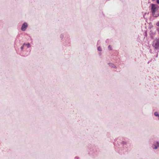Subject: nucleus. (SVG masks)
<instances>
[{"instance_id":"obj_1","label":"nucleus","mask_w":159,"mask_h":159,"mask_svg":"<svg viewBox=\"0 0 159 159\" xmlns=\"http://www.w3.org/2000/svg\"><path fill=\"white\" fill-rule=\"evenodd\" d=\"M151 12L154 17H157L159 16V7H156V5L152 4Z\"/></svg>"},{"instance_id":"obj_2","label":"nucleus","mask_w":159,"mask_h":159,"mask_svg":"<svg viewBox=\"0 0 159 159\" xmlns=\"http://www.w3.org/2000/svg\"><path fill=\"white\" fill-rule=\"evenodd\" d=\"M152 46L156 49L159 50V39H156L153 41Z\"/></svg>"},{"instance_id":"obj_3","label":"nucleus","mask_w":159,"mask_h":159,"mask_svg":"<svg viewBox=\"0 0 159 159\" xmlns=\"http://www.w3.org/2000/svg\"><path fill=\"white\" fill-rule=\"evenodd\" d=\"M154 146V147H152V148L154 149H157L159 147V142L158 141H157L156 142H154L153 146Z\"/></svg>"},{"instance_id":"obj_4","label":"nucleus","mask_w":159,"mask_h":159,"mask_svg":"<svg viewBox=\"0 0 159 159\" xmlns=\"http://www.w3.org/2000/svg\"><path fill=\"white\" fill-rule=\"evenodd\" d=\"M27 27V24L26 22H24L22 26L21 27V30L22 31H25V30Z\"/></svg>"},{"instance_id":"obj_5","label":"nucleus","mask_w":159,"mask_h":159,"mask_svg":"<svg viewBox=\"0 0 159 159\" xmlns=\"http://www.w3.org/2000/svg\"><path fill=\"white\" fill-rule=\"evenodd\" d=\"M109 66L112 68H116V66L113 64L112 63H109Z\"/></svg>"},{"instance_id":"obj_6","label":"nucleus","mask_w":159,"mask_h":159,"mask_svg":"<svg viewBox=\"0 0 159 159\" xmlns=\"http://www.w3.org/2000/svg\"><path fill=\"white\" fill-rule=\"evenodd\" d=\"M23 45H26V46H27V48H29L30 46V44L29 43H24L23 44Z\"/></svg>"},{"instance_id":"obj_7","label":"nucleus","mask_w":159,"mask_h":159,"mask_svg":"<svg viewBox=\"0 0 159 159\" xmlns=\"http://www.w3.org/2000/svg\"><path fill=\"white\" fill-rule=\"evenodd\" d=\"M154 115L156 116H159V115L158 113L157 112H155V113H154Z\"/></svg>"},{"instance_id":"obj_8","label":"nucleus","mask_w":159,"mask_h":159,"mask_svg":"<svg viewBox=\"0 0 159 159\" xmlns=\"http://www.w3.org/2000/svg\"><path fill=\"white\" fill-rule=\"evenodd\" d=\"M108 49L109 50H112V47L111 45H109L108 46Z\"/></svg>"},{"instance_id":"obj_9","label":"nucleus","mask_w":159,"mask_h":159,"mask_svg":"<svg viewBox=\"0 0 159 159\" xmlns=\"http://www.w3.org/2000/svg\"><path fill=\"white\" fill-rule=\"evenodd\" d=\"M98 51H102L101 48L99 46L98 48Z\"/></svg>"},{"instance_id":"obj_10","label":"nucleus","mask_w":159,"mask_h":159,"mask_svg":"<svg viewBox=\"0 0 159 159\" xmlns=\"http://www.w3.org/2000/svg\"><path fill=\"white\" fill-rule=\"evenodd\" d=\"M24 45H23L22 46H21L20 48L22 50L24 49Z\"/></svg>"},{"instance_id":"obj_11","label":"nucleus","mask_w":159,"mask_h":159,"mask_svg":"<svg viewBox=\"0 0 159 159\" xmlns=\"http://www.w3.org/2000/svg\"><path fill=\"white\" fill-rule=\"evenodd\" d=\"M63 37H64V35L63 34H61V35L60 36V38H61V39H62L63 38Z\"/></svg>"},{"instance_id":"obj_12","label":"nucleus","mask_w":159,"mask_h":159,"mask_svg":"<svg viewBox=\"0 0 159 159\" xmlns=\"http://www.w3.org/2000/svg\"><path fill=\"white\" fill-rule=\"evenodd\" d=\"M122 144H123L124 145V144H126V143L125 142L123 141L122 142Z\"/></svg>"},{"instance_id":"obj_13","label":"nucleus","mask_w":159,"mask_h":159,"mask_svg":"<svg viewBox=\"0 0 159 159\" xmlns=\"http://www.w3.org/2000/svg\"><path fill=\"white\" fill-rule=\"evenodd\" d=\"M156 25L157 26H159V22H158L156 23Z\"/></svg>"},{"instance_id":"obj_14","label":"nucleus","mask_w":159,"mask_h":159,"mask_svg":"<svg viewBox=\"0 0 159 159\" xmlns=\"http://www.w3.org/2000/svg\"><path fill=\"white\" fill-rule=\"evenodd\" d=\"M157 2L158 4H159V0H157Z\"/></svg>"},{"instance_id":"obj_15","label":"nucleus","mask_w":159,"mask_h":159,"mask_svg":"<svg viewBox=\"0 0 159 159\" xmlns=\"http://www.w3.org/2000/svg\"><path fill=\"white\" fill-rule=\"evenodd\" d=\"M157 30L158 31V33H159V28H157Z\"/></svg>"},{"instance_id":"obj_16","label":"nucleus","mask_w":159,"mask_h":159,"mask_svg":"<svg viewBox=\"0 0 159 159\" xmlns=\"http://www.w3.org/2000/svg\"><path fill=\"white\" fill-rule=\"evenodd\" d=\"M75 158H76V159H78V157H75Z\"/></svg>"}]
</instances>
